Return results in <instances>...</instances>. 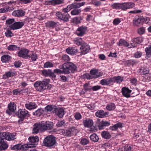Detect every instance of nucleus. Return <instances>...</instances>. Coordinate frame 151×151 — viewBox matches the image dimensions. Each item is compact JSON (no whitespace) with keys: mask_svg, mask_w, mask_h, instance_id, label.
<instances>
[{"mask_svg":"<svg viewBox=\"0 0 151 151\" xmlns=\"http://www.w3.org/2000/svg\"><path fill=\"white\" fill-rule=\"evenodd\" d=\"M62 59L64 61L68 62L69 61L70 59L68 56L66 55H63L62 58Z\"/></svg>","mask_w":151,"mask_h":151,"instance_id":"603ef678","label":"nucleus"},{"mask_svg":"<svg viewBox=\"0 0 151 151\" xmlns=\"http://www.w3.org/2000/svg\"><path fill=\"white\" fill-rule=\"evenodd\" d=\"M49 83L47 80H44L42 81H37L34 84V87L37 90L42 91L43 90L47 89L48 88Z\"/></svg>","mask_w":151,"mask_h":151,"instance_id":"f03ea898","label":"nucleus"},{"mask_svg":"<svg viewBox=\"0 0 151 151\" xmlns=\"http://www.w3.org/2000/svg\"><path fill=\"white\" fill-rule=\"evenodd\" d=\"M60 69H56L54 70V72L57 73H64L68 74L70 73H74L76 70L77 67L73 63L71 62L64 63L62 65L59 67Z\"/></svg>","mask_w":151,"mask_h":151,"instance_id":"f257e3e1","label":"nucleus"},{"mask_svg":"<svg viewBox=\"0 0 151 151\" xmlns=\"http://www.w3.org/2000/svg\"><path fill=\"white\" fill-rule=\"evenodd\" d=\"M8 145L6 141H3L0 142V150H5L7 149Z\"/></svg>","mask_w":151,"mask_h":151,"instance_id":"c85d7f7f","label":"nucleus"},{"mask_svg":"<svg viewBox=\"0 0 151 151\" xmlns=\"http://www.w3.org/2000/svg\"><path fill=\"white\" fill-rule=\"evenodd\" d=\"M5 35L6 37H10L12 36L13 34L10 30H7L5 33Z\"/></svg>","mask_w":151,"mask_h":151,"instance_id":"052dcab7","label":"nucleus"},{"mask_svg":"<svg viewBox=\"0 0 151 151\" xmlns=\"http://www.w3.org/2000/svg\"><path fill=\"white\" fill-rule=\"evenodd\" d=\"M53 66V64L49 62H46L44 65V67L45 68L52 67Z\"/></svg>","mask_w":151,"mask_h":151,"instance_id":"3c124183","label":"nucleus"},{"mask_svg":"<svg viewBox=\"0 0 151 151\" xmlns=\"http://www.w3.org/2000/svg\"><path fill=\"white\" fill-rule=\"evenodd\" d=\"M110 125V123L107 121H102L98 125L99 129L101 130L105 127L108 126Z\"/></svg>","mask_w":151,"mask_h":151,"instance_id":"a878e982","label":"nucleus"},{"mask_svg":"<svg viewBox=\"0 0 151 151\" xmlns=\"http://www.w3.org/2000/svg\"><path fill=\"white\" fill-rule=\"evenodd\" d=\"M4 139H5V132L0 133V142L4 141Z\"/></svg>","mask_w":151,"mask_h":151,"instance_id":"13d9d810","label":"nucleus"},{"mask_svg":"<svg viewBox=\"0 0 151 151\" xmlns=\"http://www.w3.org/2000/svg\"><path fill=\"white\" fill-rule=\"evenodd\" d=\"M63 0H52L50 1L51 4L53 5L59 4L63 3Z\"/></svg>","mask_w":151,"mask_h":151,"instance_id":"37998d69","label":"nucleus"},{"mask_svg":"<svg viewBox=\"0 0 151 151\" xmlns=\"http://www.w3.org/2000/svg\"><path fill=\"white\" fill-rule=\"evenodd\" d=\"M102 138L106 139H109L111 137V135L107 131H104L101 132V133Z\"/></svg>","mask_w":151,"mask_h":151,"instance_id":"bb28decb","label":"nucleus"},{"mask_svg":"<svg viewBox=\"0 0 151 151\" xmlns=\"http://www.w3.org/2000/svg\"><path fill=\"white\" fill-rule=\"evenodd\" d=\"M142 41V37H138L133 39L132 44H135L136 46V44H139L141 43Z\"/></svg>","mask_w":151,"mask_h":151,"instance_id":"a19ab883","label":"nucleus"},{"mask_svg":"<svg viewBox=\"0 0 151 151\" xmlns=\"http://www.w3.org/2000/svg\"><path fill=\"white\" fill-rule=\"evenodd\" d=\"M97 70H92L90 71V74L91 76H89V78H87L88 79H90L92 78L91 76H93L92 78H93V77L95 76L97 73Z\"/></svg>","mask_w":151,"mask_h":151,"instance_id":"a18cd8bd","label":"nucleus"},{"mask_svg":"<svg viewBox=\"0 0 151 151\" xmlns=\"http://www.w3.org/2000/svg\"><path fill=\"white\" fill-rule=\"evenodd\" d=\"M17 115L20 118L18 121L19 122H22L24 118H27L29 116L28 112L25 109L19 110L17 112Z\"/></svg>","mask_w":151,"mask_h":151,"instance_id":"7ed1b4c3","label":"nucleus"},{"mask_svg":"<svg viewBox=\"0 0 151 151\" xmlns=\"http://www.w3.org/2000/svg\"><path fill=\"white\" fill-rule=\"evenodd\" d=\"M25 14V12L22 10L14 11L12 13L13 16L17 17L23 16Z\"/></svg>","mask_w":151,"mask_h":151,"instance_id":"5701e85b","label":"nucleus"},{"mask_svg":"<svg viewBox=\"0 0 151 151\" xmlns=\"http://www.w3.org/2000/svg\"><path fill=\"white\" fill-rule=\"evenodd\" d=\"M31 0H19V2L21 4H27L30 3Z\"/></svg>","mask_w":151,"mask_h":151,"instance_id":"680f3d73","label":"nucleus"},{"mask_svg":"<svg viewBox=\"0 0 151 151\" xmlns=\"http://www.w3.org/2000/svg\"><path fill=\"white\" fill-rule=\"evenodd\" d=\"M89 143V140L86 138H83L81 140V143L83 145H86Z\"/></svg>","mask_w":151,"mask_h":151,"instance_id":"5fc2aeb1","label":"nucleus"},{"mask_svg":"<svg viewBox=\"0 0 151 151\" xmlns=\"http://www.w3.org/2000/svg\"><path fill=\"white\" fill-rule=\"evenodd\" d=\"M90 138L92 141L95 142H97L99 139L98 136L95 133L90 136Z\"/></svg>","mask_w":151,"mask_h":151,"instance_id":"79ce46f5","label":"nucleus"},{"mask_svg":"<svg viewBox=\"0 0 151 151\" xmlns=\"http://www.w3.org/2000/svg\"><path fill=\"white\" fill-rule=\"evenodd\" d=\"M85 3V2H83L81 3H74L68 5V7L70 8L71 9H76L84 5Z\"/></svg>","mask_w":151,"mask_h":151,"instance_id":"2eb2a0df","label":"nucleus"},{"mask_svg":"<svg viewBox=\"0 0 151 151\" xmlns=\"http://www.w3.org/2000/svg\"><path fill=\"white\" fill-rule=\"evenodd\" d=\"M119 46H124L128 47L129 48L135 47L136 45L134 44L128 43L126 41L124 40L121 39L120 40L119 43L118 44Z\"/></svg>","mask_w":151,"mask_h":151,"instance_id":"ddd939ff","label":"nucleus"},{"mask_svg":"<svg viewBox=\"0 0 151 151\" xmlns=\"http://www.w3.org/2000/svg\"><path fill=\"white\" fill-rule=\"evenodd\" d=\"M112 79H113V82H116L118 83H120L123 80V78L120 76L115 77Z\"/></svg>","mask_w":151,"mask_h":151,"instance_id":"c9c22d12","label":"nucleus"},{"mask_svg":"<svg viewBox=\"0 0 151 151\" xmlns=\"http://www.w3.org/2000/svg\"><path fill=\"white\" fill-rule=\"evenodd\" d=\"M108 113L106 112H104L103 110H99L97 111L95 115L99 118H103L106 117L108 115Z\"/></svg>","mask_w":151,"mask_h":151,"instance_id":"aec40b11","label":"nucleus"},{"mask_svg":"<svg viewBox=\"0 0 151 151\" xmlns=\"http://www.w3.org/2000/svg\"><path fill=\"white\" fill-rule=\"evenodd\" d=\"M15 73L11 71L6 72L3 75V78L4 79L8 78L9 77H12L15 75Z\"/></svg>","mask_w":151,"mask_h":151,"instance_id":"7c9ffc66","label":"nucleus"},{"mask_svg":"<svg viewBox=\"0 0 151 151\" xmlns=\"http://www.w3.org/2000/svg\"><path fill=\"white\" fill-rule=\"evenodd\" d=\"M87 27L86 26H81L78 28L76 31V34L78 36H83L87 30Z\"/></svg>","mask_w":151,"mask_h":151,"instance_id":"4468645a","label":"nucleus"},{"mask_svg":"<svg viewBox=\"0 0 151 151\" xmlns=\"http://www.w3.org/2000/svg\"><path fill=\"white\" fill-rule=\"evenodd\" d=\"M81 18L80 17H75L73 18V21L76 24H78L81 22Z\"/></svg>","mask_w":151,"mask_h":151,"instance_id":"0e129e2a","label":"nucleus"},{"mask_svg":"<svg viewBox=\"0 0 151 151\" xmlns=\"http://www.w3.org/2000/svg\"><path fill=\"white\" fill-rule=\"evenodd\" d=\"M135 63V62L132 60H129L127 61V64L128 66L133 65Z\"/></svg>","mask_w":151,"mask_h":151,"instance_id":"e2e57ef3","label":"nucleus"},{"mask_svg":"<svg viewBox=\"0 0 151 151\" xmlns=\"http://www.w3.org/2000/svg\"><path fill=\"white\" fill-rule=\"evenodd\" d=\"M56 112L57 115L60 118H62L65 114L64 111L62 108H60L58 109Z\"/></svg>","mask_w":151,"mask_h":151,"instance_id":"473e14b6","label":"nucleus"},{"mask_svg":"<svg viewBox=\"0 0 151 151\" xmlns=\"http://www.w3.org/2000/svg\"><path fill=\"white\" fill-rule=\"evenodd\" d=\"M138 72L141 75H145L149 73V70L148 68H141L138 70Z\"/></svg>","mask_w":151,"mask_h":151,"instance_id":"c756f323","label":"nucleus"},{"mask_svg":"<svg viewBox=\"0 0 151 151\" xmlns=\"http://www.w3.org/2000/svg\"><path fill=\"white\" fill-rule=\"evenodd\" d=\"M146 55L148 56H151V45L145 49Z\"/></svg>","mask_w":151,"mask_h":151,"instance_id":"de8ad7c7","label":"nucleus"},{"mask_svg":"<svg viewBox=\"0 0 151 151\" xmlns=\"http://www.w3.org/2000/svg\"><path fill=\"white\" fill-rule=\"evenodd\" d=\"M75 44H76L77 45H83L84 42H83V40L81 38L77 39L76 40H73Z\"/></svg>","mask_w":151,"mask_h":151,"instance_id":"ea45409f","label":"nucleus"},{"mask_svg":"<svg viewBox=\"0 0 151 151\" xmlns=\"http://www.w3.org/2000/svg\"><path fill=\"white\" fill-rule=\"evenodd\" d=\"M33 128L32 129L33 134H37L39 132L40 130L42 131L40 123H36L33 125Z\"/></svg>","mask_w":151,"mask_h":151,"instance_id":"6ab92c4d","label":"nucleus"},{"mask_svg":"<svg viewBox=\"0 0 151 151\" xmlns=\"http://www.w3.org/2000/svg\"><path fill=\"white\" fill-rule=\"evenodd\" d=\"M120 3H114L111 5V7L116 9H121Z\"/></svg>","mask_w":151,"mask_h":151,"instance_id":"09e8293b","label":"nucleus"},{"mask_svg":"<svg viewBox=\"0 0 151 151\" xmlns=\"http://www.w3.org/2000/svg\"><path fill=\"white\" fill-rule=\"evenodd\" d=\"M101 88V86L97 85L92 87L91 89H92L93 91H96L100 89Z\"/></svg>","mask_w":151,"mask_h":151,"instance_id":"338daca9","label":"nucleus"},{"mask_svg":"<svg viewBox=\"0 0 151 151\" xmlns=\"http://www.w3.org/2000/svg\"><path fill=\"white\" fill-rule=\"evenodd\" d=\"M11 58V57L8 55H5L2 56L1 57V60L2 62L6 63L10 60Z\"/></svg>","mask_w":151,"mask_h":151,"instance_id":"f704fd0d","label":"nucleus"},{"mask_svg":"<svg viewBox=\"0 0 151 151\" xmlns=\"http://www.w3.org/2000/svg\"><path fill=\"white\" fill-rule=\"evenodd\" d=\"M74 117L76 120H80L82 118V116L81 114L78 112L75 113Z\"/></svg>","mask_w":151,"mask_h":151,"instance_id":"864d4df0","label":"nucleus"},{"mask_svg":"<svg viewBox=\"0 0 151 151\" xmlns=\"http://www.w3.org/2000/svg\"><path fill=\"white\" fill-rule=\"evenodd\" d=\"M14 22V19H9L6 21V24H10Z\"/></svg>","mask_w":151,"mask_h":151,"instance_id":"69168bd1","label":"nucleus"},{"mask_svg":"<svg viewBox=\"0 0 151 151\" xmlns=\"http://www.w3.org/2000/svg\"><path fill=\"white\" fill-rule=\"evenodd\" d=\"M29 142L28 144H26L28 145L27 148L31 147H36L37 145L36 143L39 140L38 137H31L28 139Z\"/></svg>","mask_w":151,"mask_h":151,"instance_id":"39448f33","label":"nucleus"},{"mask_svg":"<svg viewBox=\"0 0 151 151\" xmlns=\"http://www.w3.org/2000/svg\"><path fill=\"white\" fill-rule=\"evenodd\" d=\"M83 124L85 127H90L93 125V122L91 119H86L83 121Z\"/></svg>","mask_w":151,"mask_h":151,"instance_id":"b1692460","label":"nucleus"},{"mask_svg":"<svg viewBox=\"0 0 151 151\" xmlns=\"http://www.w3.org/2000/svg\"><path fill=\"white\" fill-rule=\"evenodd\" d=\"M121 22V20L119 18L115 19L113 22V23L114 25H117Z\"/></svg>","mask_w":151,"mask_h":151,"instance_id":"774afa93","label":"nucleus"},{"mask_svg":"<svg viewBox=\"0 0 151 151\" xmlns=\"http://www.w3.org/2000/svg\"><path fill=\"white\" fill-rule=\"evenodd\" d=\"M5 139L11 141L15 139V135L13 134H11L9 132H5Z\"/></svg>","mask_w":151,"mask_h":151,"instance_id":"412c9836","label":"nucleus"},{"mask_svg":"<svg viewBox=\"0 0 151 151\" xmlns=\"http://www.w3.org/2000/svg\"><path fill=\"white\" fill-rule=\"evenodd\" d=\"M56 15L58 19L63 20L64 22H68L70 17L68 14H62L60 12H57L56 13Z\"/></svg>","mask_w":151,"mask_h":151,"instance_id":"423d86ee","label":"nucleus"},{"mask_svg":"<svg viewBox=\"0 0 151 151\" xmlns=\"http://www.w3.org/2000/svg\"><path fill=\"white\" fill-rule=\"evenodd\" d=\"M89 84L88 83H86L83 85L84 89L86 91H87L91 89L90 87H89Z\"/></svg>","mask_w":151,"mask_h":151,"instance_id":"bf43d9fd","label":"nucleus"},{"mask_svg":"<svg viewBox=\"0 0 151 151\" xmlns=\"http://www.w3.org/2000/svg\"><path fill=\"white\" fill-rule=\"evenodd\" d=\"M44 145L47 147H51L54 145L56 143L55 138L50 135L46 137L43 142Z\"/></svg>","mask_w":151,"mask_h":151,"instance_id":"20e7f679","label":"nucleus"},{"mask_svg":"<svg viewBox=\"0 0 151 151\" xmlns=\"http://www.w3.org/2000/svg\"><path fill=\"white\" fill-rule=\"evenodd\" d=\"M40 123L42 131L50 129L53 128V124L51 122H46L45 123L41 122Z\"/></svg>","mask_w":151,"mask_h":151,"instance_id":"6e6552de","label":"nucleus"},{"mask_svg":"<svg viewBox=\"0 0 151 151\" xmlns=\"http://www.w3.org/2000/svg\"><path fill=\"white\" fill-rule=\"evenodd\" d=\"M24 23L23 22H17L9 26V27L12 29L15 30L19 29L24 25Z\"/></svg>","mask_w":151,"mask_h":151,"instance_id":"9b49d317","label":"nucleus"},{"mask_svg":"<svg viewBox=\"0 0 151 151\" xmlns=\"http://www.w3.org/2000/svg\"><path fill=\"white\" fill-rule=\"evenodd\" d=\"M135 4L132 2L124 3L121 4V9L125 10L127 9H129L134 7Z\"/></svg>","mask_w":151,"mask_h":151,"instance_id":"1a4fd4ad","label":"nucleus"},{"mask_svg":"<svg viewBox=\"0 0 151 151\" xmlns=\"http://www.w3.org/2000/svg\"><path fill=\"white\" fill-rule=\"evenodd\" d=\"M28 145L26 144H24L23 145L21 144H19L13 146L11 147V150H17L19 151H26L27 149Z\"/></svg>","mask_w":151,"mask_h":151,"instance_id":"0eeeda50","label":"nucleus"},{"mask_svg":"<svg viewBox=\"0 0 151 151\" xmlns=\"http://www.w3.org/2000/svg\"><path fill=\"white\" fill-rule=\"evenodd\" d=\"M66 51L68 54L70 55H73L78 52V50L75 49L73 47H69L66 50Z\"/></svg>","mask_w":151,"mask_h":151,"instance_id":"cd10ccee","label":"nucleus"},{"mask_svg":"<svg viewBox=\"0 0 151 151\" xmlns=\"http://www.w3.org/2000/svg\"><path fill=\"white\" fill-rule=\"evenodd\" d=\"M81 50V54L84 55L86 54L88 51L89 47L86 43H84L80 48Z\"/></svg>","mask_w":151,"mask_h":151,"instance_id":"a211bd4d","label":"nucleus"},{"mask_svg":"<svg viewBox=\"0 0 151 151\" xmlns=\"http://www.w3.org/2000/svg\"><path fill=\"white\" fill-rule=\"evenodd\" d=\"M55 106L54 105H48L45 108V110L46 112L50 111L53 109L55 111L56 109Z\"/></svg>","mask_w":151,"mask_h":151,"instance_id":"58836bf2","label":"nucleus"},{"mask_svg":"<svg viewBox=\"0 0 151 151\" xmlns=\"http://www.w3.org/2000/svg\"><path fill=\"white\" fill-rule=\"evenodd\" d=\"M113 82V79L112 78L103 79L100 81V83L103 86L108 85Z\"/></svg>","mask_w":151,"mask_h":151,"instance_id":"4be33fe9","label":"nucleus"},{"mask_svg":"<svg viewBox=\"0 0 151 151\" xmlns=\"http://www.w3.org/2000/svg\"><path fill=\"white\" fill-rule=\"evenodd\" d=\"M7 49L10 51L16 50H19V47L15 45H11L7 47Z\"/></svg>","mask_w":151,"mask_h":151,"instance_id":"e433bc0d","label":"nucleus"},{"mask_svg":"<svg viewBox=\"0 0 151 151\" xmlns=\"http://www.w3.org/2000/svg\"><path fill=\"white\" fill-rule=\"evenodd\" d=\"M81 9H74L71 11V14L73 15H76L79 14L81 12Z\"/></svg>","mask_w":151,"mask_h":151,"instance_id":"c03bdc74","label":"nucleus"},{"mask_svg":"<svg viewBox=\"0 0 151 151\" xmlns=\"http://www.w3.org/2000/svg\"><path fill=\"white\" fill-rule=\"evenodd\" d=\"M115 108V105L114 103H111L108 104L106 107V109L109 111L113 110Z\"/></svg>","mask_w":151,"mask_h":151,"instance_id":"49530a36","label":"nucleus"},{"mask_svg":"<svg viewBox=\"0 0 151 151\" xmlns=\"http://www.w3.org/2000/svg\"><path fill=\"white\" fill-rule=\"evenodd\" d=\"M145 32V29L143 27H141L138 29V33L139 35H142Z\"/></svg>","mask_w":151,"mask_h":151,"instance_id":"6e6d98bb","label":"nucleus"},{"mask_svg":"<svg viewBox=\"0 0 151 151\" xmlns=\"http://www.w3.org/2000/svg\"><path fill=\"white\" fill-rule=\"evenodd\" d=\"M44 112V110L42 109H39L37 110L35 112L33 113L34 115H36L38 116H40Z\"/></svg>","mask_w":151,"mask_h":151,"instance_id":"4c0bfd02","label":"nucleus"},{"mask_svg":"<svg viewBox=\"0 0 151 151\" xmlns=\"http://www.w3.org/2000/svg\"><path fill=\"white\" fill-rule=\"evenodd\" d=\"M29 51L27 49H23L19 51L18 56L23 58H28L30 57V56L28 55Z\"/></svg>","mask_w":151,"mask_h":151,"instance_id":"9d476101","label":"nucleus"},{"mask_svg":"<svg viewBox=\"0 0 151 151\" xmlns=\"http://www.w3.org/2000/svg\"><path fill=\"white\" fill-rule=\"evenodd\" d=\"M145 19L142 17H139L137 18H135L133 20V24L134 25L139 26L142 25Z\"/></svg>","mask_w":151,"mask_h":151,"instance_id":"f3484780","label":"nucleus"},{"mask_svg":"<svg viewBox=\"0 0 151 151\" xmlns=\"http://www.w3.org/2000/svg\"><path fill=\"white\" fill-rule=\"evenodd\" d=\"M13 93L14 95H18L21 94V89L18 88L14 90L13 91Z\"/></svg>","mask_w":151,"mask_h":151,"instance_id":"4d7b16f0","label":"nucleus"},{"mask_svg":"<svg viewBox=\"0 0 151 151\" xmlns=\"http://www.w3.org/2000/svg\"><path fill=\"white\" fill-rule=\"evenodd\" d=\"M25 106L27 109L29 110L35 109L37 107V106L35 103L32 102L26 104Z\"/></svg>","mask_w":151,"mask_h":151,"instance_id":"393cba45","label":"nucleus"},{"mask_svg":"<svg viewBox=\"0 0 151 151\" xmlns=\"http://www.w3.org/2000/svg\"><path fill=\"white\" fill-rule=\"evenodd\" d=\"M131 92L132 90L127 88L124 87L122 88V95L126 98L130 97V93Z\"/></svg>","mask_w":151,"mask_h":151,"instance_id":"dca6fc26","label":"nucleus"},{"mask_svg":"<svg viewBox=\"0 0 151 151\" xmlns=\"http://www.w3.org/2000/svg\"><path fill=\"white\" fill-rule=\"evenodd\" d=\"M42 73L45 76H52L54 75L52 72V70H44L42 71Z\"/></svg>","mask_w":151,"mask_h":151,"instance_id":"72a5a7b5","label":"nucleus"},{"mask_svg":"<svg viewBox=\"0 0 151 151\" xmlns=\"http://www.w3.org/2000/svg\"><path fill=\"white\" fill-rule=\"evenodd\" d=\"M122 127V124L121 122H119L113 126L110 127L109 128L111 130H117L118 128H121Z\"/></svg>","mask_w":151,"mask_h":151,"instance_id":"2f4dec72","label":"nucleus"},{"mask_svg":"<svg viewBox=\"0 0 151 151\" xmlns=\"http://www.w3.org/2000/svg\"><path fill=\"white\" fill-rule=\"evenodd\" d=\"M16 105L14 102H11L8 106V109L6 110V113L9 115L12 114L16 109Z\"/></svg>","mask_w":151,"mask_h":151,"instance_id":"f8f14e48","label":"nucleus"},{"mask_svg":"<svg viewBox=\"0 0 151 151\" xmlns=\"http://www.w3.org/2000/svg\"><path fill=\"white\" fill-rule=\"evenodd\" d=\"M56 24V23L52 21H50L47 22V26L53 28Z\"/></svg>","mask_w":151,"mask_h":151,"instance_id":"8fccbe9b","label":"nucleus"}]
</instances>
